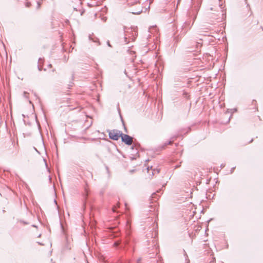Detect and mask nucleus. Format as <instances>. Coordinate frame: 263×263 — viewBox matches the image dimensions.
<instances>
[{
	"instance_id": "nucleus-1",
	"label": "nucleus",
	"mask_w": 263,
	"mask_h": 263,
	"mask_svg": "<svg viewBox=\"0 0 263 263\" xmlns=\"http://www.w3.org/2000/svg\"><path fill=\"white\" fill-rule=\"evenodd\" d=\"M121 138L122 141L128 145H131L134 142V138L128 135L124 134L123 133L121 134Z\"/></svg>"
},
{
	"instance_id": "nucleus-2",
	"label": "nucleus",
	"mask_w": 263,
	"mask_h": 263,
	"mask_svg": "<svg viewBox=\"0 0 263 263\" xmlns=\"http://www.w3.org/2000/svg\"><path fill=\"white\" fill-rule=\"evenodd\" d=\"M122 133H108L109 137L114 140H118L121 137Z\"/></svg>"
},
{
	"instance_id": "nucleus-3",
	"label": "nucleus",
	"mask_w": 263,
	"mask_h": 263,
	"mask_svg": "<svg viewBox=\"0 0 263 263\" xmlns=\"http://www.w3.org/2000/svg\"><path fill=\"white\" fill-rule=\"evenodd\" d=\"M131 149L133 151V153L132 154V155L136 156L138 154L137 146L135 143H134V145L131 147Z\"/></svg>"
},
{
	"instance_id": "nucleus-4",
	"label": "nucleus",
	"mask_w": 263,
	"mask_h": 263,
	"mask_svg": "<svg viewBox=\"0 0 263 263\" xmlns=\"http://www.w3.org/2000/svg\"><path fill=\"white\" fill-rule=\"evenodd\" d=\"M159 172H160V170L159 169L154 170L152 172V174L153 175H154L156 173L158 174L159 173Z\"/></svg>"
},
{
	"instance_id": "nucleus-5",
	"label": "nucleus",
	"mask_w": 263,
	"mask_h": 263,
	"mask_svg": "<svg viewBox=\"0 0 263 263\" xmlns=\"http://www.w3.org/2000/svg\"><path fill=\"white\" fill-rule=\"evenodd\" d=\"M72 137H73V138H77V139H84V138L83 137H79V136H77L76 135H70Z\"/></svg>"
},
{
	"instance_id": "nucleus-6",
	"label": "nucleus",
	"mask_w": 263,
	"mask_h": 263,
	"mask_svg": "<svg viewBox=\"0 0 263 263\" xmlns=\"http://www.w3.org/2000/svg\"><path fill=\"white\" fill-rule=\"evenodd\" d=\"M174 141V138H171V139L167 142L165 143V145L167 144H171Z\"/></svg>"
},
{
	"instance_id": "nucleus-7",
	"label": "nucleus",
	"mask_w": 263,
	"mask_h": 263,
	"mask_svg": "<svg viewBox=\"0 0 263 263\" xmlns=\"http://www.w3.org/2000/svg\"><path fill=\"white\" fill-rule=\"evenodd\" d=\"M142 10H140V11H136V12H132L134 14H139L141 12H142Z\"/></svg>"
},
{
	"instance_id": "nucleus-8",
	"label": "nucleus",
	"mask_w": 263,
	"mask_h": 263,
	"mask_svg": "<svg viewBox=\"0 0 263 263\" xmlns=\"http://www.w3.org/2000/svg\"><path fill=\"white\" fill-rule=\"evenodd\" d=\"M30 5H31L30 3L27 2V3H26V6L27 7H29L30 6Z\"/></svg>"
},
{
	"instance_id": "nucleus-9",
	"label": "nucleus",
	"mask_w": 263,
	"mask_h": 263,
	"mask_svg": "<svg viewBox=\"0 0 263 263\" xmlns=\"http://www.w3.org/2000/svg\"><path fill=\"white\" fill-rule=\"evenodd\" d=\"M141 258H139L137 259V263H140L141 262Z\"/></svg>"
},
{
	"instance_id": "nucleus-10",
	"label": "nucleus",
	"mask_w": 263,
	"mask_h": 263,
	"mask_svg": "<svg viewBox=\"0 0 263 263\" xmlns=\"http://www.w3.org/2000/svg\"><path fill=\"white\" fill-rule=\"evenodd\" d=\"M27 94V93L26 92H24V95L25 97H27V96H26Z\"/></svg>"
},
{
	"instance_id": "nucleus-11",
	"label": "nucleus",
	"mask_w": 263,
	"mask_h": 263,
	"mask_svg": "<svg viewBox=\"0 0 263 263\" xmlns=\"http://www.w3.org/2000/svg\"><path fill=\"white\" fill-rule=\"evenodd\" d=\"M40 3L39 2H37V8H40Z\"/></svg>"
},
{
	"instance_id": "nucleus-12",
	"label": "nucleus",
	"mask_w": 263,
	"mask_h": 263,
	"mask_svg": "<svg viewBox=\"0 0 263 263\" xmlns=\"http://www.w3.org/2000/svg\"><path fill=\"white\" fill-rule=\"evenodd\" d=\"M107 44H108V45L109 46H110V44H109V41H108V42H107Z\"/></svg>"
},
{
	"instance_id": "nucleus-13",
	"label": "nucleus",
	"mask_w": 263,
	"mask_h": 263,
	"mask_svg": "<svg viewBox=\"0 0 263 263\" xmlns=\"http://www.w3.org/2000/svg\"><path fill=\"white\" fill-rule=\"evenodd\" d=\"M42 60V58H40L39 61L40 62Z\"/></svg>"
},
{
	"instance_id": "nucleus-14",
	"label": "nucleus",
	"mask_w": 263,
	"mask_h": 263,
	"mask_svg": "<svg viewBox=\"0 0 263 263\" xmlns=\"http://www.w3.org/2000/svg\"><path fill=\"white\" fill-rule=\"evenodd\" d=\"M112 132H118V130H115V129H114Z\"/></svg>"
},
{
	"instance_id": "nucleus-15",
	"label": "nucleus",
	"mask_w": 263,
	"mask_h": 263,
	"mask_svg": "<svg viewBox=\"0 0 263 263\" xmlns=\"http://www.w3.org/2000/svg\"><path fill=\"white\" fill-rule=\"evenodd\" d=\"M112 211H113L114 212H115V211H115V208H112Z\"/></svg>"
},
{
	"instance_id": "nucleus-16",
	"label": "nucleus",
	"mask_w": 263,
	"mask_h": 263,
	"mask_svg": "<svg viewBox=\"0 0 263 263\" xmlns=\"http://www.w3.org/2000/svg\"><path fill=\"white\" fill-rule=\"evenodd\" d=\"M35 149V150L39 153L38 151L36 149V148H35V147L34 148Z\"/></svg>"
},
{
	"instance_id": "nucleus-17",
	"label": "nucleus",
	"mask_w": 263,
	"mask_h": 263,
	"mask_svg": "<svg viewBox=\"0 0 263 263\" xmlns=\"http://www.w3.org/2000/svg\"><path fill=\"white\" fill-rule=\"evenodd\" d=\"M236 110H237L236 109H234V111H236Z\"/></svg>"
},
{
	"instance_id": "nucleus-18",
	"label": "nucleus",
	"mask_w": 263,
	"mask_h": 263,
	"mask_svg": "<svg viewBox=\"0 0 263 263\" xmlns=\"http://www.w3.org/2000/svg\"><path fill=\"white\" fill-rule=\"evenodd\" d=\"M73 79V74H72V79Z\"/></svg>"
},
{
	"instance_id": "nucleus-19",
	"label": "nucleus",
	"mask_w": 263,
	"mask_h": 263,
	"mask_svg": "<svg viewBox=\"0 0 263 263\" xmlns=\"http://www.w3.org/2000/svg\"><path fill=\"white\" fill-rule=\"evenodd\" d=\"M115 245H116V246L118 245V244L116 242L115 243Z\"/></svg>"
},
{
	"instance_id": "nucleus-20",
	"label": "nucleus",
	"mask_w": 263,
	"mask_h": 263,
	"mask_svg": "<svg viewBox=\"0 0 263 263\" xmlns=\"http://www.w3.org/2000/svg\"><path fill=\"white\" fill-rule=\"evenodd\" d=\"M253 141V139H251V140L250 141V142H251Z\"/></svg>"
}]
</instances>
